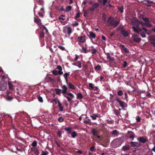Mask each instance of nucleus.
I'll use <instances>...</instances> for the list:
<instances>
[{
	"instance_id": "nucleus-2",
	"label": "nucleus",
	"mask_w": 155,
	"mask_h": 155,
	"mask_svg": "<svg viewBox=\"0 0 155 155\" xmlns=\"http://www.w3.org/2000/svg\"><path fill=\"white\" fill-rule=\"evenodd\" d=\"M61 88L63 89V90H61V89L58 88H55L54 90L55 91L56 94L58 95H60L61 94V92L64 95L67 92V87L65 85H63L61 86Z\"/></svg>"
},
{
	"instance_id": "nucleus-11",
	"label": "nucleus",
	"mask_w": 155,
	"mask_h": 155,
	"mask_svg": "<svg viewBox=\"0 0 155 155\" xmlns=\"http://www.w3.org/2000/svg\"><path fill=\"white\" fill-rule=\"evenodd\" d=\"M130 147L128 145H125L122 148V150L124 151H126L130 150Z\"/></svg>"
},
{
	"instance_id": "nucleus-35",
	"label": "nucleus",
	"mask_w": 155,
	"mask_h": 155,
	"mask_svg": "<svg viewBox=\"0 0 155 155\" xmlns=\"http://www.w3.org/2000/svg\"><path fill=\"white\" fill-rule=\"evenodd\" d=\"M123 93V92L122 90H119L117 92V94L119 96H121Z\"/></svg>"
},
{
	"instance_id": "nucleus-58",
	"label": "nucleus",
	"mask_w": 155,
	"mask_h": 155,
	"mask_svg": "<svg viewBox=\"0 0 155 155\" xmlns=\"http://www.w3.org/2000/svg\"><path fill=\"white\" fill-rule=\"evenodd\" d=\"M34 153L36 155H38L39 153V151L37 149H36L35 150Z\"/></svg>"
},
{
	"instance_id": "nucleus-44",
	"label": "nucleus",
	"mask_w": 155,
	"mask_h": 155,
	"mask_svg": "<svg viewBox=\"0 0 155 155\" xmlns=\"http://www.w3.org/2000/svg\"><path fill=\"white\" fill-rule=\"evenodd\" d=\"M48 154V151H42V153L41 155H47Z\"/></svg>"
},
{
	"instance_id": "nucleus-18",
	"label": "nucleus",
	"mask_w": 155,
	"mask_h": 155,
	"mask_svg": "<svg viewBox=\"0 0 155 155\" xmlns=\"http://www.w3.org/2000/svg\"><path fill=\"white\" fill-rule=\"evenodd\" d=\"M68 85V86L69 87L70 89H74L75 88V87L71 83L69 82V83H66Z\"/></svg>"
},
{
	"instance_id": "nucleus-15",
	"label": "nucleus",
	"mask_w": 155,
	"mask_h": 155,
	"mask_svg": "<svg viewBox=\"0 0 155 155\" xmlns=\"http://www.w3.org/2000/svg\"><path fill=\"white\" fill-rule=\"evenodd\" d=\"M132 38L133 39V40L134 42L139 43L141 41V39L140 38H134V35H133Z\"/></svg>"
},
{
	"instance_id": "nucleus-56",
	"label": "nucleus",
	"mask_w": 155,
	"mask_h": 155,
	"mask_svg": "<svg viewBox=\"0 0 155 155\" xmlns=\"http://www.w3.org/2000/svg\"><path fill=\"white\" fill-rule=\"evenodd\" d=\"M91 121L90 119H88L87 120H85L84 121V123L85 124H87L89 123Z\"/></svg>"
},
{
	"instance_id": "nucleus-9",
	"label": "nucleus",
	"mask_w": 155,
	"mask_h": 155,
	"mask_svg": "<svg viewBox=\"0 0 155 155\" xmlns=\"http://www.w3.org/2000/svg\"><path fill=\"white\" fill-rule=\"evenodd\" d=\"M130 144L132 147H139L140 146V144L137 142H131Z\"/></svg>"
},
{
	"instance_id": "nucleus-28",
	"label": "nucleus",
	"mask_w": 155,
	"mask_h": 155,
	"mask_svg": "<svg viewBox=\"0 0 155 155\" xmlns=\"http://www.w3.org/2000/svg\"><path fill=\"white\" fill-rule=\"evenodd\" d=\"M118 10L121 13L124 12V8L123 6H120L118 7Z\"/></svg>"
},
{
	"instance_id": "nucleus-32",
	"label": "nucleus",
	"mask_w": 155,
	"mask_h": 155,
	"mask_svg": "<svg viewBox=\"0 0 155 155\" xmlns=\"http://www.w3.org/2000/svg\"><path fill=\"white\" fill-rule=\"evenodd\" d=\"M140 34L142 38L146 37V35L144 32H142L141 31L139 32V34Z\"/></svg>"
},
{
	"instance_id": "nucleus-10",
	"label": "nucleus",
	"mask_w": 155,
	"mask_h": 155,
	"mask_svg": "<svg viewBox=\"0 0 155 155\" xmlns=\"http://www.w3.org/2000/svg\"><path fill=\"white\" fill-rule=\"evenodd\" d=\"M98 130L95 128H93L92 130V134L94 136H97L98 134Z\"/></svg>"
},
{
	"instance_id": "nucleus-30",
	"label": "nucleus",
	"mask_w": 155,
	"mask_h": 155,
	"mask_svg": "<svg viewBox=\"0 0 155 155\" xmlns=\"http://www.w3.org/2000/svg\"><path fill=\"white\" fill-rule=\"evenodd\" d=\"M91 117L92 118L93 120H96L97 117H98V115L97 114H94L93 115L91 116Z\"/></svg>"
},
{
	"instance_id": "nucleus-46",
	"label": "nucleus",
	"mask_w": 155,
	"mask_h": 155,
	"mask_svg": "<svg viewBox=\"0 0 155 155\" xmlns=\"http://www.w3.org/2000/svg\"><path fill=\"white\" fill-rule=\"evenodd\" d=\"M39 37L40 38H42L44 37V33L43 31L41 32L40 34Z\"/></svg>"
},
{
	"instance_id": "nucleus-26",
	"label": "nucleus",
	"mask_w": 155,
	"mask_h": 155,
	"mask_svg": "<svg viewBox=\"0 0 155 155\" xmlns=\"http://www.w3.org/2000/svg\"><path fill=\"white\" fill-rule=\"evenodd\" d=\"M112 134L115 136H117L118 135V133L117 130H114L112 131Z\"/></svg>"
},
{
	"instance_id": "nucleus-19",
	"label": "nucleus",
	"mask_w": 155,
	"mask_h": 155,
	"mask_svg": "<svg viewBox=\"0 0 155 155\" xmlns=\"http://www.w3.org/2000/svg\"><path fill=\"white\" fill-rule=\"evenodd\" d=\"M64 130L66 131H67V133L69 134L72 132L71 128L70 127H65Z\"/></svg>"
},
{
	"instance_id": "nucleus-41",
	"label": "nucleus",
	"mask_w": 155,
	"mask_h": 155,
	"mask_svg": "<svg viewBox=\"0 0 155 155\" xmlns=\"http://www.w3.org/2000/svg\"><path fill=\"white\" fill-rule=\"evenodd\" d=\"M34 21L36 23H37L38 22H39L40 21V19L38 18V17L36 18L35 17L34 18Z\"/></svg>"
},
{
	"instance_id": "nucleus-6",
	"label": "nucleus",
	"mask_w": 155,
	"mask_h": 155,
	"mask_svg": "<svg viewBox=\"0 0 155 155\" xmlns=\"http://www.w3.org/2000/svg\"><path fill=\"white\" fill-rule=\"evenodd\" d=\"M77 39L78 41H79L78 43L79 44H80V43H84L86 40L84 36L79 37Z\"/></svg>"
},
{
	"instance_id": "nucleus-27",
	"label": "nucleus",
	"mask_w": 155,
	"mask_h": 155,
	"mask_svg": "<svg viewBox=\"0 0 155 155\" xmlns=\"http://www.w3.org/2000/svg\"><path fill=\"white\" fill-rule=\"evenodd\" d=\"M149 40L150 41H155V36H150L149 37Z\"/></svg>"
},
{
	"instance_id": "nucleus-64",
	"label": "nucleus",
	"mask_w": 155,
	"mask_h": 155,
	"mask_svg": "<svg viewBox=\"0 0 155 155\" xmlns=\"http://www.w3.org/2000/svg\"><path fill=\"white\" fill-rule=\"evenodd\" d=\"M53 74L55 75H57L58 74V72L56 71H53L52 72Z\"/></svg>"
},
{
	"instance_id": "nucleus-25",
	"label": "nucleus",
	"mask_w": 155,
	"mask_h": 155,
	"mask_svg": "<svg viewBox=\"0 0 155 155\" xmlns=\"http://www.w3.org/2000/svg\"><path fill=\"white\" fill-rule=\"evenodd\" d=\"M77 99H81L83 98V96L81 93H79L77 94Z\"/></svg>"
},
{
	"instance_id": "nucleus-43",
	"label": "nucleus",
	"mask_w": 155,
	"mask_h": 155,
	"mask_svg": "<svg viewBox=\"0 0 155 155\" xmlns=\"http://www.w3.org/2000/svg\"><path fill=\"white\" fill-rule=\"evenodd\" d=\"M53 101L55 103H57V102L58 103V104H59V103H60V101L57 99H54L53 100Z\"/></svg>"
},
{
	"instance_id": "nucleus-37",
	"label": "nucleus",
	"mask_w": 155,
	"mask_h": 155,
	"mask_svg": "<svg viewBox=\"0 0 155 155\" xmlns=\"http://www.w3.org/2000/svg\"><path fill=\"white\" fill-rule=\"evenodd\" d=\"M5 89V87L3 86L1 83H0V90L4 91Z\"/></svg>"
},
{
	"instance_id": "nucleus-40",
	"label": "nucleus",
	"mask_w": 155,
	"mask_h": 155,
	"mask_svg": "<svg viewBox=\"0 0 155 155\" xmlns=\"http://www.w3.org/2000/svg\"><path fill=\"white\" fill-rule=\"evenodd\" d=\"M64 15H61L60 17L58 19L59 20H65V18H64Z\"/></svg>"
},
{
	"instance_id": "nucleus-29",
	"label": "nucleus",
	"mask_w": 155,
	"mask_h": 155,
	"mask_svg": "<svg viewBox=\"0 0 155 155\" xmlns=\"http://www.w3.org/2000/svg\"><path fill=\"white\" fill-rule=\"evenodd\" d=\"M108 0H101L100 1V3L102 4L103 5H105L106 3L107 2Z\"/></svg>"
},
{
	"instance_id": "nucleus-33",
	"label": "nucleus",
	"mask_w": 155,
	"mask_h": 155,
	"mask_svg": "<svg viewBox=\"0 0 155 155\" xmlns=\"http://www.w3.org/2000/svg\"><path fill=\"white\" fill-rule=\"evenodd\" d=\"M58 106L59 107L60 110V111H62L63 110V107L62 106L61 104V103H59Z\"/></svg>"
},
{
	"instance_id": "nucleus-45",
	"label": "nucleus",
	"mask_w": 155,
	"mask_h": 155,
	"mask_svg": "<svg viewBox=\"0 0 155 155\" xmlns=\"http://www.w3.org/2000/svg\"><path fill=\"white\" fill-rule=\"evenodd\" d=\"M138 23L143 26H144L145 25V22H144L142 21H138Z\"/></svg>"
},
{
	"instance_id": "nucleus-48",
	"label": "nucleus",
	"mask_w": 155,
	"mask_h": 155,
	"mask_svg": "<svg viewBox=\"0 0 155 155\" xmlns=\"http://www.w3.org/2000/svg\"><path fill=\"white\" fill-rule=\"evenodd\" d=\"M82 51L84 53H86L88 52V51L86 50V48H84V46L82 47Z\"/></svg>"
},
{
	"instance_id": "nucleus-51",
	"label": "nucleus",
	"mask_w": 155,
	"mask_h": 155,
	"mask_svg": "<svg viewBox=\"0 0 155 155\" xmlns=\"http://www.w3.org/2000/svg\"><path fill=\"white\" fill-rule=\"evenodd\" d=\"M110 101H111L113 102V98L114 97V96L113 94H110Z\"/></svg>"
},
{
	"instance_id": "nucleus-34",
	"label": "nucleus",
	"mask_w": 155,
	"mask_h": 155,
	"mask_svg": "<svg viewBox=\"0 0 155 155\" xmlns=\"http://www.w3.org/2000/svg\"><path fill=\"white\" fill-rule=\"evenodd\" d=\"M119 141V140L117 139H115L112 142V143L113 145H115L116 143H118V141Z\"/></svg>"
},
{
	"instance_id": "nucleus-13",
	"label": "nucleus",
	"mask_w": 155,
	"mask_h": 155,
	"mask_svg": "<svg viewBox=\"0 0 155 155\" xmlns=\"http://www.w3.org/2000/svg\"><path fill=\"white\" fill-rule=\"evenodd\" d=\"M121 34L124 37H127L128 35V34L126 30H122L121 32Z\"/></svg>"
},
{
	"instance_id": "nucleus-47",
	"label": "nucleus",
	"mask_w": 155,
	"mask_h": 155,
	"mask_svg": "<svg viewBox=\"0 0 155 155\" xmlns=\"http://www.w3.org/2000/svg\"><path fill=\"white\" fill-rule=\"evenodd\" d=\"M37 143L36 141H34L31 144V145L33 147H35L37 146Z\"/></svg>"
},
{
	"instance_id": "nucleus-63",
	"label": "nucleus",
	"mask_w": 155,
	"mask_h": 155,
	"mask_svg": "<svg viewBox=\"0 0 155 155\" xmlns=\"http://www.w3.org/2000/svg\"><path fill=\"white\" fill-rule=\"evenodd\" d=\"M39 3L40 5H42L43 3V0H39Z\"/></svg>"
},
{
	"instance_id": "nucleus-54",
	"label": "nucleus",
	"mask_w": 155,
	"mask_h": 155,
	"mask_svg": "<svg viewBox=\"0 0 155 155\" xmlns=\"http://www.w3.org/2000/svg\"><path fill=\"white\" fill-rule=\"evenodd\" d=\"M106 121L107 123L109 124H112L113 123V120H109L108 119H107Z\"/></svg>"
},
{
	"instance_id": "nucleus-21",
	"label": "nucleus",
	"mask_w": 155,
	"mask_h": 155,
	"mask_svg": "<svg viewBox=\"0 0 155 155\" xmlns=\"http://www.w3.org/2000/svg\"><path fill=\"white\" fill-rule=\"evenodd\" d=\"M106 54H107V59H108L110 60L111 61H113V60L114 59V58L113 57H111L110 55V54L109 53H107Z\"/></svg>"
},
{
	"instance_id": "nucleus-59",
	"label": "nucleus",
	"mask_w": 155,
	"mask_h": 155,
	"mask_svg": "<svg viewBox=\"0 0 155 155\" xmlns=\"http://www.w3.org/2000/svg\"><path fill=\"white\" fill-rule=\"evenodd\" d=\"M88 14L87 11L86 10H84V16H87V15Z\"/></svg>"
},
{
	"instance_id": "nucleus-16",
	"label": "nucleus",
	"mask_w": 155,
	"mask_h": 155,
	"mask_svg": "<svg viewBox=\"0 0 155 155\" xmlns=\"http://www.w3.org/2000/svg\"><path fill=\"white\" fill-rule=\"evenodd\" d=\"M20 116L22 118H24L25 117H28V115L24 111L21 113Z\"/></svg>"
},
{
	"instance_id": "nucleus-61",
	"label": "nucleus",
	"mask_w": 155,
	"mask_h": 155,
	"mask_svg": "<svg viewBox=\"0 0 155 155\" xmlns=\"http://www.w3.org/2000/svg\"><path fill=\"white\" fill-rule=\"evenodd\" d=\"M80 17V14L79 12L78 13L75 17V19H77V18H79Z\"/></svg>"
},
{
	"instance_id": "nucleus-38",
	"label": "nucleus",
	"mask_w": 155,
	"mask_h": 155,
	"mask_svg": "<svg viewBox=\"0 0 155 155\" xmlns=\"http://www.w3.org/2000/svg\"><path fill=\"white\" fill-rule=\"evenodd\" d=\"M38 101L40 102L41 103H42L43 102V100L42 97H41L40 96H39L38 97Z\"/></svg>"
},
{
	"instance_id": "nucleus-17",
	"label": "nucleus",
	"mask_w": 155,
	"mask_h": 155,
	"mask_svg": "<svg viewBox=\"0 0 155 155\" xmlns=\"http://www.w3.org/2000/svg\"><path fill=\"white\" fill-rule=\"evenodd\" d=\"M73 65L78 66L79 68L81 67V62L78 61L77 62L74 63L72 64Z\"/></svg>"
},
{
	"instance_id": "nucleus-5",
	"label": "nucleus",
	"mask_w": 155,
	"mask_h": 155,
	"mask_svg": "<svg viewBox=\"0 0 155 155\" xmlns=\"http://www.w3.org/2000/svg\"><path fill=\"white\" fill-rule=\"evenodd\" d=\"M143 19L144 21L145 22V25L149 27L152 26V25L150 23V20L148 18H143Z\"/></svg>"
},
{
	"instance_id": "nucleus-49",
	"label": "nucleus",
	"mask_w": 155,
	"mask_h": 155,
	"mask_svg": "<svg viewBox=\"0 0 155 155\" xmlns=\"http://www.w3.org/2000/svg\"><path fill=\"white\" fill-rule=\"evenodd\" d=\"M8 84L9 85V88L11 89H12L13 88V85L12 84L9 82H8Z\"/></svg>"
},
{
	"instance_id": "nucleus-57",
	"label": "nucleus",
	"mask_w": 155,
	"mask_h": 155,
	"mask_svg": "<svg viewBox=\"0 0 155 155\" xmlns=\"http://www.w3.org/2000/svg\"><path fill=\"white\" fill-rule=\"evenodd\" d=\"M67 95H69L72 98H73L74 97V95L72 93H67Z\"/></svg>"
},
{
	"instance_id": "nucleus-55",
	"label": "nucleus",
	"mask_w": 155,
	"mask_h": 155,
	"mask_svg": "<svg viewBox=\"0 0 155 155\" xmlns=\"http://www.w3.org/2000/svg\"><path fill=\"white\" fill-rule=\"evenodd\" d=\"M64 120V118L62 117H60L58 119V120L60 122H62Z\"/></svg>"
},
{
	"instance_id": "nucleus-3",
	"label": "nucleus",
	"mask_w": 155,
	"mask_h": 155,
	"mask_svg": "<svg viewBox=\"0 0 155 155\" xmlns=\"http://www.w3.org/2000/svg\"><path fill=\"white\" fill-rule=\"evenodd\" d=\"M115 100L119 103L120 106L123 108V110H124L123 109L124 107H127V104L123 101L120 100L118 98H116L115 99Z\"/></svg>"
},
{
	"instance_id": "nucleus-50",
	"label": "nucleus",
	"mask_w": 155,
	"mask_h": 155,
	"mask_svg": "<svg viewBox=\"0 0 155 155\" xmlns=\"http://www.w3.org/2000/svg\"><path fill=\"white\" fill-rule=\"evenodd\" d=\"M123 27L122 26H119L117 28V31L121 30V31L122 30H123Z\"/></svg>"
},
{
	"instance_id": "nucleus-52",
	"label": "nucleus",
	"mask_w": 155,
	"mask_h": 155,
	"mask_svg": "<svg viewBox=\"0 0 155 155\" xmlns=\"http://www.w3.org/2000/svg\"><path fill=\"white\" fill-rule=\"evenodd\" d=\"M64 95V97H65L67 99V100L68 101H71V100H72L71 98H70V97H69L65 95Z\"/></svg>"
},
{
	"instance_id": "nucleus-31",
	"label": "nucleus",
	"mask_w": 155,
	"mask_h": 155,
	"mask_svg": "<svg viewBox=\"0 0 155 155\" xmlns=\"http://www.w3.org/2000/svg\"><path fill=\"white\" fill-rule=\"evenodd\" d=\"M71 7L70 6H69L66 7L65 12H68L71 10Z\"/></svg>"
},
{
	"instance_id": "nucleus-22",
	"label": "nucleus",
	"mask_w": 155,
	"mask_h": 155,
	"mask_svg": "<svg viewBox=\"0 0 155 155\" xmlns=\"http://www.w3.org/2000/svg\"><path fill=\"white\" fill-rule=\"evenodd\" d=\"M69 75V74L68 73H65L64 74V78L66 83H67L68 82L67 77Z\"/></svg>"
},
{
	"instance_id": "nucleus-14",
	"label": "nucleus",
	"mask_w": 155,
	"mask_h": 155,
	"mask_svg": "<svg viewBox=\"0 0 155 155\" xmlns=\"http://www.w3.org/2000/svg\"><path fill=\"white\" fill-rule=\"evenodd\" d=\"M120 47L122 48V49L124 50V51L126 53H129V51L127 48L123 45H120Z\"/></svg>"
},
{
	"instance_id": "nucleus-60",
	"label": "nucleus",
	"mask_w": 155,
	"mask_h": 155,
	"mask_svg": "<svg viewBox=\"0 0 155 155\" xmlns=\"http://www.w3.org/2000/svg\"><path fill=\"white\" fill-rule=\"evenodd\" d=\"M123 65L124 68L126 67L127 66V62L126 61H124Z\"/></svg>"
},
{
	"instance_id": "nucleus-23",
	"label": "nucleus",
	"mask_w": 155,
	"mask_h": 155,
	"mask_svg": "<svg viewBox=\"0 0 155 155\" xmlns=\"http://www.w3.org/2000/svg\"><path fill=\"white\" fill-rule=\"evenodd\" d=\"M89 33L90 36L91 37L93 38L94 39L95 38L96 35L92 31L89 32Z\"/></svg>"
},
{
	"instance_id": "nucleus-42",
	"label": "nucleus",
	"mask_w": 155,
	"mask_h": 155,
	"mask_svg": "<svg viewBox=\"0 0 155 155\" xmlns=\"http://www.w3.org/2000/svg\"><path fill=\"white\" fill-rule=\"evenodd\" d=\"M114 113L117 116H118V114H120V112L118 111L117 110H114Z\"/></svg>"
},
{
	"instance_id": "nucleus-4",
	"label": "nucleus",
	"mask_w": 155,
	"mask_h": 155,
	"mask_svg": "<svg viewBox=\"0 0 155 155\" xmlns=\"http://www.w3.org/2000/svg\"><path fill=\"white\" fill-rule=\"evenodd\" d=\"M99 6V4L97 3H96L93 4L92 6L88 10L91 11H94L96 9L98 8Z\"/></svg>"
},
{
	"instance_id": "nucleus-24",
	"label": "nucleus",
	"mask_w": 155,
	"mask_h": 155,
	"mask_svg": "<svg viewBox=\"0 0 155 155\" xmlns=\"http://www.w3.org/2000/svg\"><path fill=\"white\" fill-rule=\"evenodd\" d=\"M67 31H68V33L69 35V36L70 35L71 33L72 32V29L70 27H68L67 28Z\"/></svg>"
},
{
	"instance_id": "nucleus-62",
	"label": "nucleus",
	"mask_w": 155,
	"mask_h": 155,
	"mask_svg": "<svg viewBox=\"0 0 155 155\" xmlns=\"http://www.w3.org/2000/svg\"><path fill=\"white\" fill-rule=\"evenodd\" d=\"M89 87L93 89L94 87L93 84L91 83H90L89 84Z\"/></svg>"
},
{
	"instance_id": "nucleus-12",
	"label": "nucleus",
	"mask_w": 155,
	"mask_h": 155,
	"mask_svg": "<svg viewBox=\"0 0 155 155\" xmlns=\"http://www.w3.org/2000/svg\"><path fill=\"white\" fill-rule=\"evenodd\" d=\"M37 24L39 26V27L40 28H41L40 26H43L44 27V28L42 29L43 31H44V30H45L46 32H48V30L45 27V26L42 25H41V21L37 22Z\"/></svg>"
},
{
	"instance_id": "nucleus-7",
	"label": "nucleus",
	"mask_w": 155,
	"mask_h": 155,
	"mask_svg": "<svg viewBox=\"0 0 155 155\" xmlns=\"http://www.w3.org/2000/svg\"><path fill=\"white\" fill-rule=\"evenodd\" d=\"M136 27L137 28H136L134 26H132V28L134 32L139 34V32L141 31L142 29L140 28L137 25H136Z\"/></svg>"
},
{
	"instance_id": "nucleus-20",
	"label": "nucleus",
	"mask_w": 155,
	"mask_h": 155,
	"mask_svg": "<svg viewBox=\"0 0 155 155\" xmlns=\"http://www.w3.org/2000/svg\"><path fill=\"white\" fill-rule=\"evenodd\" d=\"M71 134V137L73 138H75L78 135L77 132L75 131H72Z\"/></svg>"
},
{
	"instance_id": "nucleus-36",
	"label": "nucleus",
	"mask_w": 155,
	"mask_h": 155,
	"mask_svg": "<svg viewBox=\"0 0 155 155\" xmlns=\"http://www.w3.org/2000/svg\"><path fill=\"white\" fill-rule=\"evenodd\" d=\"M94 69L96 70H99L101 69V67L100 65H98L94 67Z\"/></svg>"
},
{
	"instance_id": "nucleus-8",
	"label": "nucleus",
	"mask_w": 155,
	"mask_h": 155,
	"mask_svg": "<svg viewBox=\"0 0 155 155\" xmlns=\"http://www.w3.org/2000/svg\"><path fill=\"white\" fill-rule=\"evenodd\" d=\"M137 140L139 142L143 143H145L147 141V140L143 137H140L137 139Z\"/></svg>"
},
{
	"instance_id": "nucleus-53",
	"label": "nucleus",
	"mask_w": 155,
	"mask_h": 155,
	"mask_svg": "<svg viewBox=\"0 0 155 155\" xmlns=\"http://www.w3.org/2000/svg\"><path fill=\"white\" fill-rule=\"evenodd\" d=\"M97 51V50L95 48H94V49H92V51H91V53L94 54Z\"/></svg>"
},
{
	"instance_id": "nucleus-39",
	"label": "nucleus",
	"mask_w": 155,
	"mask_h": 155,
	"mask_svg": "<svg viewBox=\"0 0 155 155\" xmlns=\"http://www.w3.org/2000/svg\"><path fill=\"white\" fill-rule=\"evenodd\" d=\"M57 135L60 138H61V131H59L57 132Z\"/></svg>"
},
{
	"instance_id": "nucleus-1",
	"label": "nucleus",
	"mask_w": 155,
	"mask_h": 155,
	"mask_svg": "<svg viewBox=\"0 0 155 155\" xmlns=\"http://www.w3.org/2000/svg\"><path fill=\"white\" fill-rule=\"evenodd\" d=\"M119 22V21L115 20L113 17H110L107 19V25L108 26L115 27L118 25Z\"/></svg>"
}]
</instances>
